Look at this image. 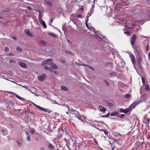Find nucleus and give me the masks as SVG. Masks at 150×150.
Wrapping results in <instances>:
<instances>
[{
	"label": "nucleus",
	"mask_w": 150,
	"mask_h": 150,
	"mask_svg": "<svg viewBox=\"0 0 150 150\" xmlns=\"http://www.w3.org/2000/svg\"><path fill=\"white\" fill-rule=\"evenodd\" d=\"M65 135V137L63 139V140L66 143L71 139L72 138V134L69 130L66 129Z\"/></svg>",
	"instance_id": "1"
},
{
	"label": "nucleus",
	"mask_w": 150,
	"mask_h": 150,
	"mask_svg": "<svg viewBox=\"0 0 150 150\" xmlns=\"http://www.w3.org/2000/svg\"><path fill=\"white\" fill-rule=\"evenodd\" d=\"M53 60L49 59L43 61L42 63V65H45L46 64L50 66Z\"/></svg>",
	"instance_id": "2"
},
{
	"label": "nucleus",
	"mask_w": 150,
	"mask_h": 150,
	"mask_svg": "<svg viewBox=\"0 0 150 150\" xmlns=\"http://www.w3.org/2000/svg\"><path fill=\"white\" fill-rule=\"evenodd\" d=\"M134 52L135 53L136 57H141L142 55V52L139 50L136 49L135 50Z\"/></svg>",
	"instance_id": "3"
},
{
	"label": "nucleus",
	"mask_w": 150,
	"mask_h": 150,
	"mask_svg": "<svg viewBox=\"0 0 150 150\" xmlns=\"http://www.w3.org/2000/svg\"><path fill=\"white\" fill-rule=\"evenodd\" d=\"M137 36L136 35H133L131 38V44L132 46H134L135 44L136 39Z\"/></svg>",
	"instance_id": "4"
},
{
	"label": "nucleus",
	"mask_w": 150,
	"mask_h": 150,
	"mask_svg": "<svg viewBox=\"0 0 150 150\" xmlns=\"http://www.w3.org/2000/svg\"><path fill=\"white\" fill-rule=\"evenodd\" d=\"M137 64L139 67L141 69L142 68V62L141 57H137Z\"/></svg>",
	"instance_id": "5"
},
{
	"label": "nucleus",
	"mask_w": 150,
	"mask_h": 150,
	"mask_svg": "<svg viewBox=\"0 0 150 150\" xmlns=\"http://www.w3.org/2000/svg\"><path fill=\"white\" fill-rule=\"evenodd\" d=\"M130 58L131 60V62L135 67V59L134 56L132 54H129Z\"/></svg>",
	"instance_id": "6"
},
{
	"label": "nucleus",
	"mask_w": 150,
	"mask_h": 150,
	"mask_svg": "<svg viewBox=\"0 0 150 150\" xmlns=\"http://www.w3.org/2000/svg\"><path fill=\"white\" fill-rule=\"evenodd\" d=\"M46 75L45 74H43L38 77V79L41 81H43L45 79Z\"/></svg>",
	"instance_id": "7"
},
{
	"label": "nucleus",
	"mask_w": 150,
	"mask_h": 150,
	"mask_svg": "<svg viewBox=\"0 0 150 150\" xmlns=\"http://www.w3.org/2000/svg\"><path fill=\"white\" fill-rule=\"evenodd\" d=\"M40 18L41 17H40L39 18V20L40 22L42 23V25H43L45 28H46L47 26L45 22L42 19H41Z\"/></svg>",
	"instance_id": "8"
},
{
	"label": "nucleus",
	"mask_w": 150,
	"mask_h": 150,
	"mask_svg": "<svg viewBox=\"0 0 150 150\" xmlns=\"http://www.w3.org/2000/svg\"><path fill=\"white\" fill-rule=\"evenodd\" d=\"M99 108L100 109V111L102 112H105L106 110V109L102 105H100Z\"/></svg>",
	"instance_id": "9"
},
{
	"label": "nucleus",
	"mask_w": 150,
	"mask_h": 150,
	"mask_svg": "<svg viewBox=\"0 0 150 150\" xmlns=\"http://www.w3.org/2000/svg\"><path fill=\"white\" fill-rule=\"evenodd\" d=\"M25 33L28 35L32 37L33 36L32 34L30 32V30L27 29L25 30Z\"/></svg>",
	"instance_id": "10"
},
{
	"label": "nucleus",
	"mask_w": 150,
	"mask_h": 150,
	"mask_svg": "<svg viewBox=\"0 0 150 150\" xmlns=\"http://www.w3.org/2000/svg\"><path fill=\"white\" fill-rule=\"evenodd\" d=\"M19 65L21 67H22L23 68H26V67H27L25 63H24L23 62H19Z\"/></svg>",
	"instance_id": "11"
},
{
	"label": "nucleus",
	"mask_w": 150,
	"mask_h": 150,
	"mask_svg": "<svg viewBox=\"0 0 150 150\" xmlns=\"http://www.w3.org/2000/svg\"><path fill=\"white\" fill-rule=\"evenodd\" d=\"M73 115H74V117H76L77 118L79 119L81 121H83V118L81 117H79L78 115L76 114L72 113Z\"/></svg>",
	"instance_id": "12"
},
{
	"label": "nucleus",
	"mask_w": 150,
	"mask_h": 150,
	"mask_svg": "<svg viewBox=\"0 0 150 150\" xmlns=\"http://www.w3.org/2000/svg\"><path fill=\"white\" fill-rule=\"evenodd\" d=\"M47 34L49 35L52 36L55 38H56L57 36V35L56 34L53 33L49 32L47 33Z\"/></svg>",
	"instance_id": "13"
},
{
	"label": "nucleus",
	"mask_w": 150,
	"mask_h": 150,
	"mask_svg": "<svg viewBox=\"0 0 150 150\" xmlns=\"http://www.w3.org/2000/svg\"><path fill=\"white\" fill-rule=\"evenodd\" d=\"M51 68L54 69H57V67L55 64H53L52 63L50 66Z\"/></svg>",
	"instance_id": "14"
},
{
	"label": "nucleus",
	"mask_w": 150,
	"mask_h": 150,
	"mask_svg": "<svg viewBox=\"0 0 150 150\" xmlns=\"http://www.w3.org/2000/svg\"><path fill=\"white\" fill-rule=\"evenodd\" d=\"M62 137H63L62 134H59L57 137L55 138V140L58 139L62 138Z\"/></svg>",
	"instance_id": "15"
},
{
	"label": "nucleus",
	"mask_w": 150,
	"mask_h": 150,
	"mask_svg": "<svg viewBox=\"0 0 150 150\" xmlns=\"http://www.w3.org/2000/svg\"><path fill=\"white\" fill-rule=\"evenodd\" d=\"M61 89L62 90L66 91H67L68 90V88L67 87L64 86H62L61 87Z\"/></svg>",
	"instance_id": "16"
},
{
	"label": "nucleus",
	"mask_w": 150,
	"mask_h": 150,
	"mask_svg": "<svg viewBox=\"0 0 150 150\" xmlns=\"http://www.w3.org/2000/svg\"><path fill=\"white\" fill-rule=\"evenodd\" d=\"M145 90H146V91H149V86H148V85H147V84H146L145 85Z\"/></svg>",
	"instance_id": "17"
},
{
	"label": "nucleus",
	"mask_w": 150,
	"mask_h": 150,
	"mask_svg": "<svg viewBox=\"0 0 150 150\" xmlns=\"http://www.w3.org/2000/svg\"><path fill=\"white\" fill-rule=\"evenodd\" d=\"M40 43L42 45H47V42L46 41H41L40 42Z\"/></svg>",
	"instance_id": "18"
},
{
	"label": "nucleus",
	"mask_w": 150,
	"mask_h": 150,
	"mask_svg": "<svg viewBox=\"0 0 150 150\" xmlns=\"http://www.w3.org/2000/svg\"><path fill=\"white\" fill-rule=\"evenodd\" d=\"M45 2L48 6H51L52 5V4L51 3L48 1L46 0L45 1Z\"/></svg>",
	"instance_id": "19"
},
{
	"label": "nucleus",
	"mask_w": 150,
	"mask_h": 150,
	"mask_svg": "<svg viewBox=\"0 0 150 150\" xmlns=\"http://www.w3.org/2000/svg\"><path fill=\"white\" fill-rule=\"evenodd\" d=\"M16 96L17 98H18L20 100H24V99L23 98L21 97L20 96L18 95H16Z\"/></svg>",
	"instance_id": "20"
},
{
	"label": "nucleus",
	"mask_w": 150,
	"mask_h": 150,
	"mask_svg": "<svg viewBox=\"0 0 150 150\" xmlns=\"http://www.w3.org/2000/svg\"><path fill=\"white\" fill-rule=\"evenodd\" d=\"M10 8H6L4 10H2V11L5 13H6L8 12H9L10 11Z\"/></svg>",
	"instance_id": "21"
},
{
	"label": "nucleus",
	"mask_w": 150,
	"mask_h": 150,
	"mask_svg": "<svg viewBox=\"0 0 150 150\" xmlns=\"http://www.w3.org/2000/svg\"><path fill=\"white\" fill-rule=\"evenodd\" d=\"M37 107L40 110L42 111H44L45 110V108H44L41 107L39 106H37Z\"/></svg>",
	"instance_id": "22"
},
{
	"label": "nucleus",
	"mask_w": 150,
	"mask_h": 150,
	"mask_svg": "<svg viewBox=\"0 0 150 150\" xmlns=\"http://www.w3.org/2000/svg\"><path fill=\"white\" fill-rule=\"evenodd\" d=\"M48 147L50 149H54V146H53L51 144H49L48 146Z\"/></svg>",
	"instance_id": "23"
},
{
	"label": "nucleus",
	"mask_w": 150,
	"mask_h": 150,
	"mask_svg": "<svg viewBox=\"0 0 150 150\" xmlns=\"http://www.w3.org/2000/svg\"><path fill=\"white\" fill-rule=\"evenodd\" d=\"M131 96V95L129 94H125L124 97L127 98H129Z\"/></svg>",
	"instance_id": "24"
},
{
	"label": "nucleus",
	"mask_w": 150,
	"mask_h": 150,
	"mask_svg": "<svg viewBox=\"0 0 150 150\" xmlns=\"http://www.w3.org/2000/svg\"><path fill=\"white\" fill-rule=\"evenodd\" d=\"M101 130L106 135L108 136V133L105 129H102Z\"/></svg>",
	"instance_id": "25"
},
{
	"label": "nucleus",
	"mask_w": 150,
	"mask_h": 150,
	"mask_svg": "<svg viewBox=\"0 0 150 150\" xmlns=\"http://www.w3.org/2000/svg\"><path fill=\"white\" fill-rule=\"evenodd\" d=\"M5 92L6 93H8L12 94V95H14L15 94L14 93L12 92L9 91H5Z\"/></svg>",
	"instance_id": "26"
},
{
	"label": "nucleus",
	"mask_w": 150,
	"mask_h": 150,
	"mask_svg": "<svg viewBox=\"0 0 150 150\" xmlns=\"http://www.w3.org/2000/svg\"><path fill=\"white\" fill-rule=\"evenodd\" d=\"M16 50L17 51L19 52H21L22 50V49H21L20 47H17Z\"/></svg>",
	"instance_id": "27"
},
{
	"label": "nucleus",
	"mask_w": 150,
	"mask_h": 150,
	"mask_svg": "<svg viewBox=\"0 0 150 150\" xmlns=\"http://www.w3.org/2000/svg\"><path fill=\"white\" fill-rule=\"evenodd\" d=\"M139 102H138L137 103H135V102H134V103H133L131 105V106H132V105H134V107L135 106H136L137 104H138V103Z\"/></svg>",
	"instance_id": "28"
},
{
	"label": "nucleus",
	"mask_w": 150,
	"mask_h": 150,
	"mask_svg": "<svg viewBox=\"0 0 150 150\" xmlns=\"http://www.w3.org/2000/svg\"><path fill=\"white\" fill-rule=\"evenodd\" d=\"M30 133L31 134L33 135L34 134L35 132L32 129L30 130Z\"/></svg>",
	"instance_id": "29"
},
{
	"label": "nucleus",
	"mask_w": 150,
	"mask_h": 150,
	"mask_svg": "<svg viewBox=\"0 0 150 150\" xmlns=\"http://www.w3.org/2000/svg\"><path fill=\"white\" fill-rule=\"evenodd\" d=\"M76 17L77 18H81L82 16L80 14H77L76 15Z\"/></svg>",
	"instance_id": "30"
},
{
	"label": "nucleus",
	"mask_w": 150,
	"mask_h": 150,
	"mask_svg": "<svg viewBox=\"0 0 150 150\" xmlns=\"http://www.w3.org/2000/svg\"><path fill=\"white\" fill-rule=\"evenodd\" d=\"M44 69L47 70H48V71L49 70H50V68L47 66H45L44 67Z\"/></svg>",
	"instance_id": "31"
},
{
	"label": "nucleus",
	"mask_w": 150,
	"mask_h": 150,
	"mask_svg": "<svg viewBox=\"0 0 150 150\" xmlns=\"http://www.w3.org/2000/svg\"><path fill=\"white\" fill-rule=\"evenodd\" d=\"M110 75L115 76L116 75V73H115L113 72H112V73H110Z\"/></svg>",
	"instance_id": "32"
},
{
	"label": "nucleus",
	"mask_w": 150,
	"mask_h": 150,
	"mask_svg": "<svg viewBox=\"0 0 150 150\" xmlns=\"http://www.w3.org/2000/svg\"><path fill=\"white\" fill-rule=\"evenodd\" d=\"M44 112H48L50 113V110L47 109H45Z\"/></svg>",
	"instance_id": "33"
},
{
	"label": "nucleus",
	"mask_w": 150,
	"mask_h": 150,
	"mask_svg": "<svg viewBox=\"0 0 150 150\" xmlns=\"http://www.w3.org/2000/svg\"><path fill=\"white\" fill-rule=\"evenodd\" d=\"M108 105L109 106L111 107H112L113 106V104L111 103H108Z\"/></svg>",
	"instance_id": "34"
},
{
	"label": "nucleus",
	"mask_w": 150,
	"mask_h": 150,
	"mask_svg": "<svg viewBox=\"0 0 150 150\" xmlns=\"http://www.w3.org/2000/svg\"><path fill=\"white\" fill-rule=\"evenodd\" d=\"M109 115H110V113H108L106 115H103V116H102V117H108V116H109Z\"/></svg>",
	"instance_id": "35"
},
{
	"label": "nucleus",
	"mask_w": 150,
	"mask_h": 150,
	"mask_svg": "<svg viewBox=\"0 0 150 150\" xmlns=\"http://www.w3.org/2000/svg\"><path fill=\"white\" fill-rule=\"evenodd\" d=\"M116 114V113L115 112H113L112 113H111L110 114V115L111 116H114Z\"/></svg>",
	"instance_id": "36"
},
{
	"label": "nucleus",
	"mask_w": 150,
	"mask_h": 150,
	"mask_svg": "<svg viewBox=\"0 0 150 150\" xmlns=\"http://www.w3.org/2000/svg\"><path fill=\"white\" fill-rule=\"evenodd\" d=\"M142 81L143 84H145V79L143 77H142Z\"/></svg>",
	"instance_id": "37"
},
{
	"label": "nucleus",
	"mask_w": 150,
	"mask_h": 150,
	"mask_svg": "<svg viewBox=\"0 0 150 150\" xmlns=\"http://www.w3.org/2000/svg\"><path fill=\"white\" fill-rule=\"evenodd\" d=\"M85 24H86V26H87V28L88 29H90V28H89V27H88V25L87 23V21H86V22L85 23Z\"/></svg>",
	"instance_id": "38"
},
{
	"label": "nucleus",
	"mask_w": 150,
	"mask_h": 150,
	"mask_svg": "<svg viewBox=\"0 0 150 150\" xmlns=\"http://www.w3.org/2000/svg\"><path fill=\"white\" fill-rule=\"evenodd\" d=\"M149 47L148 45H147L146 48V51H149Z\"/></svg>",
	"instance_id": "39"
},
{
	"label": "nucleus",
	"mask_w": 150,
	"mask_h": 150,
	"mask_svg": "<svg viewBox=\"0 0 150 150\" xmlns=\"http://www.w3.org/2000/svg\"><path fill=\"white\" fill-rule=\"evenodd\" d=\"M27 140L28 141H30L31 140L30 137L29 135L27 137Z\"/></svg>",
	"instance_id": "40"
},
{
	"label": "nucleus",
	"mask_w": 150,
	"mask_h": 150,
	"mask_svg": "<svg viewBox=\"0 0 150 150\" xmlns=\"http://www.w3.org/2000/svg\"><path fill=\"white\" fill-rule=\"evenodd\" d=\"M105 83L106 84L107 86H108L109 85V83H108V82L106 81H105Z\"/></svg>",
	"instance_id": "41"
},
{
	"label": "nucleus",
	"mask_w": 150,
	"mask_h": 150,
	"mask_svg": "<svg viewBox=\"0 0 150 150\" xmlns=\"http://www.w3.org/2000/svg\"><path fill=\"white\" fill-rule=\"evenodd\" d=\"M4 50L5 51L7 52L9 50V49L8 47H6L4 48Z\"/></svg>",
	"instance_id": "42"
},
{
	"label": "nucleus",
	"mask_w": 150,
	"mask_h": 150,
	"mask_svg": "<svg viewBox=\"0 0 150 150\" xmlns=\"http://www.w3.org/2000/svg\"><path fill=\"white\" fill-rule=\"evenodd\" d=\"M64 105L65 107H67L68 108V110H69V108L68 105L65 104H64Z\"/></svg>",
	"instance_id": "43"
},
{
	"label": "nucleus",
	"mask_w": 150,
	"mask_h": 150,
	"mask_svg": "<svg viewBox=\"0 0 150 150\" xmlns=\"http://www.w3.org/2000/svg\"><path fill=\"white\" fill-rule=\"evenodd\" d=\"M17 144L18 146H20L21 145V143H20L18 142H17Z\"/></svg>",
	"instance_id": "44"
},
{
	"label": "nucleus",
	"mask_w": 150,
	"mask_h": 150,
	"mask_svg": "<svg viewBox=\"0 0 150 150\" xmlns=\"http://www.w3.org/2000/svg\"><path fill=\"white\" fill-rule=\"evenodd\" d=\"M81 65V66H86V67H89V66L88 65H87V64H86V65H85L84 64H81V65Z\"/></svg>",
	"instance_id": "45"
},
{
	"label": "nucleus",
	"mask_w": 150,
	"mask_h": 150,
	"mask_svg": "<svg viewBox=\"0 0 150 150\" xmlns=\"http://www.w3.org/2000/svg\"><path fill=\"white\" fill-rule=\"evenodd\" d=\"M61 61L63 63L65 62V60L64 59H61Z\"/></svg>",
	"instance_id": "46"
},
{
	"label": "nucleus",
	"mask_w": 150,
	"mask_h": 150,
	"mask_svg": "<svg viewBox=\"0 0 150 150\" xmlns=\"http://www.w3.org/2000/svg\"><path fill=\"white\" fill-rule=\"evenodd\" d=\"M23 88H25L27 90H28V87L27 86H23Z\"/></svg>",
	"instance_id": "47"
},
{
	"label": "nucleus",
	"mask_w": 150,
	"mask_h": 150,
	"mask_svg": "<svg viewBox=\"0 0 150 150\" xmlns=\"http://www.w3.org/2000/svg\"><path fill=\"white\" fill-rule=\"evenodd\" d=\"M54 73L55 75H57V72L56 71H54Z\"/></svg>",
	"instance_id": "48"
},
{
	"label": "nucleus",
	"mask_w": 150,
	"mask_h": 150,
	"mask_svg": "<svg viewBox=\"0 0 150 150\" xmlns=\"http://www.w3.org/2000/svg\"><path fill=\"white\" fill-rule=\"evenodd\" d=\"M94 140L95 141V143H96V144H97L98 142H97V140H96V139H94Z\"/></svg>",
	"instance_id": "49"
},
{
	"label": "nucleus",
	"mask_w": 150,
	"mask_h": 150,
	"mask_svg": "<svg viewBox=\"0 0 150 150\" xmlns=\"http://www.w3.org/2000/svg\"><path fill=\"white\" fill-rule=\"evenodd\" d=\"M53 102H54V103L56 104H57L58 105H59V104L58 103L57 101H56V100H54V101H53Z\"/></svg>",
	"instance_id": "50"
},
{
	"label": "nucleus",
	"mask_w": 150,
	"mask_h": 150,
	"mask_svg": "<svg viewBox=\"0 0 150 150\" xmlns=\"http://www.w3.org/2000/svg\"><path fill=\"white\" fill-rule=\"evenodd\" d=\"M122 111H120L121 112H125V113H127V112H125L124 111V110H123V109H122Z\"/></svg>",
	"instance_id": "51"
},
{
	"label": "nucleus",
	"mask_w": 150,
	"mask_h": 150,
	"mask_svg": "<svg viewBox=\"0 0 150 150\" xmlns=\"http://www.w3.org/2000/svg\"><path fill=\"white\" fill-rule=\"evenodd\" d=\"M12 38L15 40H16V37H12Z\"/></svg>",
	"instance_id": "52"
},
{
	"label": "nucleus",
	"mask_w": 150,
	"mask_h": 150,
	"mask_svg": "<svg viewBox=\"0 0 150 150\" xmlns=\"http://www.w3.org/2000/svg\"><path fill=\"white\" fill-rule=\"evenodd\" d=\"M112 150H113L114 148L115 147V146H113L111 145Z\"/></svg>",
	"instance_id": "53"
},
{
	"label": "nucleus",
	"mask_w": 150,
	"mask_h": 150,
	"mask_svg": "<svg viewBox=\"0 0 150 150\" xmlns=\"http://www.w3.org/2000/svg\"><path fill=\"white\" fill-rule=\"evenodd\" d=\"M125 33V34H127V35H128V34H129V32H126Z\"/></svg>",
	"instance_id": "54"
},
{
	"label": "nucleus",
	"mask_w": 150,
	"mask_h": 150,
	"mask_svg": "<svg viewBox=\"0 0 150 150\" xmlns=\"http://www.w3.org/2000/svg\"><path fill=\"white\" fill-rule=\"evenodd\" d=\"M28 8L30 10H31L32 9V8L31 7H28Z\"/></svg>",
	"instance_id": "55"
},
{
	"label": "nucleus",
	"mask_w": 150,
	"mask_h": 150,
	"mask_svg": "<svg viewBox=\"0 0 150 150\" xmlns=\"http://www.w3.org/2000/svg\"><path fill=\"white\" fill-rule=\"evenodd\" d=\"M40 150H45V149L43 148H40Z\"/></svg>",
	"instance_id": "56"
},
{
	"label": "nucleus",
	"mask_w": 150,
	"mask_h": 150,
	"mask_svg": "<svg viewBox=\"0 0 150 150\" xmlns=\"http://www.w3.org/2000/svg\"><path fill=\"white\" fill-rule=\"evenodd\" d=\"M146 120H147V121L148 122V123H149V119L147 118Z\"/></svg>",
	"instance_id": "57"
},
{
	"label": "nucleus",
	"mask_w": 150,
	"mask_h": 150,
	"mask_svg": "<svg viewBox=\"0 0 150 150\" xmlns=\"http://www.w3.org/2000/svg\"><path fill=\"white\" fill-rule=\"evenodd\" d=\"M89 68H91V69H92V70H93V69L92 67H89Z\"/></svg>",
	"instance_id": "58"
},
{
	"label": "nucleus",
	"mask_w": 150,
	"mask_h": 150,
	"mask_svg": "<svg viewBox=\"0 0 150 150\" xmlns=\"http://www.w3.org/2000/svg\"><path fill=\"white\" fill-rule=\"evenodd\" d=\"M13 62H14L13 60H10V63H12Z\"/></svg>",
	"instance_id": "59"
},
{
	"label": "nucleus",
	"mask_w": 150,
	"mask_h": 150,
	"mask_svg": "<svg viewBox=\"0 0 150 150\" xmlns=\"http://www.w3.org/2000/svg\"><path fill=\"white\" fill-rule=\"evenodd\" d=\"M67 53H68V54H71V52H67Z\"/></svg>",
	"instance_id": "60"
},
{
	"label": "nucleus",
	"mask_w": 150,
	"mask_h": 150,
	"mask_svg": "<svg viewBox=\"0 0 150 150\" xmlns=\"http://www.w3.org/2000/svg\"><path fill=\"white\" fill-rule=\"evenodd\" d=\"M124 116V115L123 114H122L121 115V117H123Z\"/></svg>",
	"instance_id": "61"
},
{
	"label": "nucleus",
	"mask_w": 150,
	"mask_h": 150,
	"mask_svg": "<svg viewBox=\"0 0 150 150\" xmlns=\"http://www.w3.org/2000/svg\"><path fill=\"white\" fill-rule=\"evenodd\" d=\"M1 131L3 132H5V130L4 129H2Z\"/></svg>",
	"instance_id": "62"
},
{
	"label": "nucleus",
	"mask_w": 150,
	"mask_h": 150,
	"mask_svg": "<svg viewBox=\"0 0 150 150\" xmlns=\"http://www.w3.org/2000/svg\"><path fill=\"white\" fill-rule=\"evenodd\" d=\"M10 55H11V56H12L14 55V54H12V53L10 54Z\"/></svg>",
	"instance_id": "63"
},
{
	"label": "nucleus",
	"mask_w": 150,
	"mask_h": 150,
	"mask_svg": "<svg viewBox=\"0 0 150 150\" xmlns=\"http://www.w3.org/2000/svg\"><path fill=\"white\" fill-rule=\"evenodd\" d=\"M11 81L12 82H13V83H16V82H15V81Z\"/></svg>",
	"instance_id": "64"
}]
</instances>
